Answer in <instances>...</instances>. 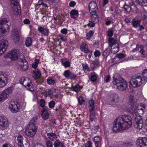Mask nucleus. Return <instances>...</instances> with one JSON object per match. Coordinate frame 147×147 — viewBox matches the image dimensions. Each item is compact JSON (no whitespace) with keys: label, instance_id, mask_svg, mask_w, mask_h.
Wrapping results in <instances>:
<instances>
[{"label":"nucleus","instance_id":"28","mask_svg":"<svg viewBox=\"0 0 147 147\" xmlns=\"http://www.w3.org/2000/svg\"><path fill=\"white\" fill-rule=\"evenodd\" d=\"M101 139L99 136H95L94 138V141L96 147H98V145L101 142Z\"/></svg>","mask_w":147,"mask_h":147},{"label":"nucleus","instance_id":"5","mask_svg":"<svg viewBox=\"0 0 147 147\" xmlns=\"http://www.w3.org/2000/svg\"><path fill=\"white\" fill-rule=\"evenodd\" d=\"M21 84L24 85L27 89L30 91L33 90L32 83L30 79L28 78H22L20 80Z\"/></svg>","mask_w":147,"mask_h":147},{"label":"nucleus","instance_id":"33","mask_svg":"<svg viewBox=\"0 0 147 147\" xmlns=\"http://www.w3.org/2000/svg\"><path fill=\"white\" fill-rule=\"evenodd\" d=\"M34 77L35 79L40 78L41 76L40 72L39 70L37 69L34 71Z\"/></svg>","mask_w":147,"mask_h":147},{"label":"nucleus","instance_id":"14","mask_svg":"<svg viewBox=\"0 0 147 147\" xmlns=\"http://www.w3.org/2000/svg\"><path fill=\"white\" fill-rule=\"evenodd\" d=\"M8 45V42L6 40H0V56L5 51Z\"/></svg>","mask_w":147,"mask_h":147},{"label":"nucleus","instance_id":"9","mask_svg":"<svg viewBox=\"0 0 147 147\" xmlns=\"http://www.w3.org/2000/svg\"><path fill=\"white\" fill-rule=\"evenodd\" d=\"M19 61L17 63L18 68L23 71L27 70L28 68V63L26 60L20 59Z\"/></svg>","mask_w":147,"mask_h":147},{"label":"nucleus","instance_id":"38","mask_svg":"<svg viewBox=\"0 0 147 147\" xmlns=\"http://www.w3.org/2000/svg\"><path fill=\"white\" fill-rule=\"evenodd\" d=\"M142 76L143 80L147 81V69H145L142 73Z\"/></svg>","mask_w":147,"mask_h":147},{"label":"nucleus","instance_id":"24","mask_svg":"<svg viewBox=\"0 0 147 147\" xmlns=\"http://www.w3.org/2000/svg\"><path fill=\"white\" fill-rule=\"evenodd\" d=\"M119 44L115 46L111 45V53L113 54H115L117 53L119 51Z\"/></svg>","mask_w":147,"mask_h":147},{"label":"nucleus","instance_id":"18","mask_svg":"<svg viewBox=\"0 0 147 147\" xmlns=\"http://www.w3.org/2000/svg\"><path fill=\"white\" fill-rule=\"evenodd\" d=\"M38 30L44 36H47L49 33V29L47 28L41 26L38 27Z\"/></svg>","mask_w":147,"mask_h":147},{"label":"nucleus","instance_id":"16","mask_svg":"<svg viewBox=\"0 0 147 147\" xmlns=\"http://www.w3.org/2000/svg\"><path fill=\"white\" fill-rule=\"evenodd\" d=\"M136 144L140 147H147V139L146 138H139L137 140Z\"/></svg>","mask_w":147,"mask_h":147},{"label":"nucleus","instance_id":"40","mask_svg":"<svg viewBox=\"0 0 147 147\" xmlns=\"http://www.w3.org/2000/svg\"><path fill=\"white\" fill-rule=\"evenodd\" d=\"M124 8L125 10L128 12H130L131 9V7L129 5L125 3L124 6Z\"/></svg>","mask_w":147,"mask_h":147},{"label":"nucleus","instance_id":"3","mask_svg":"<svg viewBox=\"0 0 147 147\" xmlns=\"http://www.w3.org/2000/svg\"><path fill=\"white\" fill-rule=\"evenodd\" d=\"M113 78V83L116 86L117 89L121 91L124 90L126 89L127 87L126 81L121 78L119 74H115Z\"/></svg>","mask_w":147,"mask_h":147},{"label":"nucleus","instance_id":"1","mask_svg":"<svg viewBox=\"0 0 147 147\" xmlns=\"http://www.w3.org/2000/svg\"><path fill=\"white\" fill-rule=\"evenodd\" d=\"M131 116L127 115L119 116L116 119L115 122L114 123L113 130L117 132L127 129L131 127Z\"/></svg>","mask_w":147,"mask_h":147},{"label":"nucleus","instance_id":"4","mask_svg":"<svg viewBox=\"0 0 147 147\" xmlns=\"http://www.w3.org/2000/svg\"><path fill=\"white\" fill-rule=\"evenodd\" d=\"M142 77L136 75L132 76L130 81V84L134 87H138L140 86L142 84Z\"/></svg>","mask_w":147,"mask_h":147},{"label":"nucleus","instance_id":"49","mask_svg":"<svg viewBox=\"0 0 147 147\" xmlns=\"http://www.w3.org/2000/svg\"><path fill=\"white\" fill-rule=\"evenodd\" d=\"M46 144L47 147H53L52 142L48 140L46 141Z\"/></svg>","mask_w":147,"mask_h":147},{"label":"nucleus","instance_id":"41","mask_svg":"<svg viewBox=\"0 0 147 147\" xmlns=\"http://www.w3.org/2000/svg\"><path fill=\"white\" fill-rule=\"evenodd\" d=\"M32 42V39L31 37H29L26 39V45L27 47H30Z\"/></svg>","mask_w":147,"mask_h":147},{"label":"nucleus","instance_id":"31","mask_svg":"<svg viewBox=\"0 0 147 147\" xmlns=\"http://www.w3.org/2000/svg\"><path fill=\"white\" fill-rule=\"evenodd\" d=\"M109 43H110V45L111 46V45H112L113 46H115L117 45V44H119L117 43V40L113 38H109Z\"/></svg>","mask_w":147,"mask_h":147},{"label":"nucleus","instance_id":"42","mask_svg":"<svg viewBox=\"0 0 147 147\" xmlns=\"http://www.w3.org/2000/svg\"><path fill=\"white\" fill-rule=\"evenodd\" d=\"M53 95V92L51 89L47 90L45 92V95L46 96H51Z\"/></svg>","mask_w":147,"mask_h":147},{"label":"nucleus","instance_id":"15","mask_svg":"<svg viewBox=\"0 0 147 147\" xmlns=\"http://www.w3.org/2000/svg\"><path fill=\"white\" fill-rule=\"evenodd\" d=\"M19 51L17 49H14L9 52L7 54V57L12 60L17 59L18 57Z\"/></svg>","mask_w":147,"mask_h":147},{"label":"nucleus","instance_id":"10","mask_svg":"<svg viewBox=\"0 0 147 147\" xmlns=\"http://www.w3.org/2000/svg\"><path fill=\"white\" fill-rule=\"evenodd\" d=\"M20 109L19 105L16 101H11L9 106V109L10 111L13 113H16L19 111Z\"/></svg>","mask_w":147,"mask_h":147},{"label":"nucleus","instance_id":"37","mask_svg":"<svg viewBox=\"0 0 147 147\" xmlns=\"http://www.w3.org/2000/svg\"><path fill=\"white\" fill-rule=\"evenodd\" d=\"M134 103L135 100L134 96H130L129 101V105L131 106V107H134Z\"/></svg>","mask_w":147,"mask_h":147},{"label":"nucleus","instance_id":"34","mask_svg":"<svg viewBox=\"0 0 147 147\" xmlns=\"http://www.w3.org/2000/svg\"><path fill=\"white\" fill-rule=\"evenodd\" d=\"M89 112L90 113V119L91 121H92L96 119L94 113L95 111Z\"/></svg>","mask_w":147,"mask_h":147},{"label":"nucleus","instance_id":"48","mask_svg":"<svg viewBox=\"0 0 147 147\" xmlns=\"http://www.w3.org/2000/svg\"><path fill=\"white\" fill-rule=\"evenodd\" d=\"M79 87V85H77L75 86H72L71 89H72L73 90L75 91L76 92H78L80 90Z\"/></svg>","mask_w":147,"mask_h":147},{"label":"nucleus","instance_id":"36","mask_svg":"<svg viewBox=\"0 0 147 147\" xmlns=\"http://www.w3.org/2000/svg\"><path fill=\"white\" fill-rule=\"evenodd\" d=\"M23 140L24 139L23 136L20 135H19L17 138L18 144H23Z\"/></svg>","mask_w":147,"mask_h":147},{"label":"nucleus","instance_id":"30","mask_svg":"<svg viewBox=\"0 0 147 147\" xmlns=\"http://www.w3.org/2000/svg\"><path fill=\"white\" fill-rule=\"evenodd\" d=\"M110 99L112 102H117L119 100V96L117 94H113L111 95Z\"/></svg>","mask_w":147,"mask_h":147},{"label":"nucleus","instance_id":"8","mask_svg":"<svg viewBox=\"0 0 147 147\" xmlns=\"http://www.w3.org/2000/svg\"><path fill=\"white\" fill-rule=\"evenodd\" d=\"M7 74L3 72L0 71V88H4L8 83Z\"/></svg>","mask_w":147,"mask_h":147},{"label":"nucleus","instance_id":"25","mask_svg":"<svg viewBox=\"0 0 147 147\" xmlns=\"http://www.w3.org/2000/svg\"><path fill=\"white\" fill-rule=\"evenodd\" d=\"M61 63L65 67H69L70 66V63L66 58L62 59H61Z\"/></svg>","mask_w":147,"mask_h":147},{"label":"nucleus","instance_id":"32","mask_svg":"<svg viewBox=\"0 0 147 147\" xmlns=\"http://www.w3.org/2000/svg\"><path fill=\"white\" fill-rule=\"evenodd\" d=\"M47 80L48 83L51 85H53L55 83V79L53 77H49Z\"/></svg>","mask_w":147,"mask_h":147},{"label":"nucleus","instance_id":"57","mask_svg":"<svg viewBox=\"0 0 147 147\" xmlns=\"http://www.w3.org/2000/svg\"><path fill=\"white\" fill-rule=\"evenodd\" d=\"M123 144L127 147H131L132 146V144L128 142H125Z\"/></svg>","mask_w":147,"mask_h":147},{"label":"nucleus","instance_id":"21","mask_svg":"<svg viewBox=\"0 0 147 147\" xmlns=\"http://www.w3.org/2000/svg\"><path fill=\"white\" fill-rule=\"evenodd\" d=\"M47 136L49 140L52 141L55 140L57 138V135L55 133H47Z\"/></svg>","mask_w":147,"mask_h":147},{"label":"nucleus","instance_id":"45","mask_svg":"<svg viewBox=\"0 0 147 147\" xmlns=\"http://www.w3.org/2000/svg\"><path fill=\"white\" fill-rule=\"evenodd\" d=\"M6 30H7L6 28H4L3 29H1L0 30V37L3 36L5 32H6Z\"/></svg>","mask_w":147,"mask_h":147},{"label":"nucleus","instance_id":"56","mask_svg":"<svg viewBox=\"0 0 147 147\" xmlns=\"http://www.w3.org/2000/svg\"><path fill=\"white\" fill-rule=\"evenodd\" d=\"M85 147H92V143L90 141H88L86 143Z\"/></svg>","mask_w":147,"mask_h":147},{"label":"nucleus","instance_id":"6","mask_svg":"<svg viewBox=\"0 0 147 147\" xmlns=\"http://www.w3.org/2000/svg\"><path fill=\"white\" fill-rule=\"evenodd\" d=\"M13 90V88L12 87H9L4 90L0 94V101L3 102L7 98L9 95L11 94Z\"/></svg>","mask_w":147,"mask_h":147},{"label":"nucleus","instance_id":"63","mask_svg":"<svg viewBox=\"0 0 147 147\" xmlns=\"http://www.w3.org/2000/svg\"><path fill=\"white\" fill-rule=\"evenodd\" d=\"M67 30L66 29L64 28L61 30V32L62 34H65L67 33Z\"/></svg>","mask_w":147,"mask_h":147},{"label":"nucleus","instance_id":"13","mask_svg":"<svg viewBox=\"0 0 147 147\" xmlns=\"http://www.w3.org/2000/svg\"><path fill=\"white\" fill-rule=\"evenodd\" d=\"M135 121L134 127L139 129H141L143 126V122L141 117L139 115H137L136 117Z\"/></svg>","mask_w":147,"mask_h":147},{"label":"nucleus","instance_id":"52","mask_svg":"<svg viewBox=\"0 0 147 147\" xmlns=\"http://www.w3.org/2000/svg\"><path fill=\"white\" fill-rule=\"evenodd\" d=\"M45 105V101L43 99H41L40 102V105L42 107H43Z\"/></svg>","mask_w":147,"mask_h":147},{"label":"nucleus","instance_id":"55","mask_svg":"<svg viewBox=\"0 0 147 147\" xmlns=\"http://www.w3.org/2000/svg\"><path fill=\"white\" fill-rule=\"evenodd\" d=\"M76 75H74L71 73L68 78L74 80L76 78Z\"/></svg>","mask_w":147,"mask_h":147},{"label":"nucleus","instance_id":"44","mask_svg":"<svg viewBox=\"0 0 147 147\" xmlns=\"http://www.w3.org/2000/svg\"><path fill=\"white\" fill-rule=\"evenodd\" d=\"M39 60L38 59H36L34 62L32 64V67L34 69H36L38 66V64L39 63Z\"/></svg>","mask_w":147,"mask_h":147},{"label":"nucleus","instance_id":"11","mask_svg":"<svg viewBox=\"0 0 147 147\" xmlns=\"http://www.w3.org/2000/svg\"><path fill=\"white\" fill-rule=\"evenodd\" d=\"M11 25V23L8 18H3L0 20V30L6 28L8 30Z\"/></svg>","mask_w":147,"mask_h":147},{"label":"nucleus","instance_id":"35","mask_svg":"<svg viewBox=\"0 0 147 147\" xmlns=\"http://www.w3.org/2000/svg\"><path fill=\"white\" fill-rule=\"evenodd\" d=\"M140 22L139 21L133 20L132 21V24L133 27L137 28L140 26Z\"/></svg>","mask_w":147,"mask_h":147},{"label":"nucleus","instance_id":"51","mask_svg":"<svg viewBox=\"0 0 147 147\" xmlns=\"http://www.w3.org/2000/svg\"><path fill=\"white\" fill-rule=\"evenodd\" d=\"M110 76L109 75H107L104 78V81L105 82H107L109 81Z\"/></svg>","mask_w":147,"mask_h":147},{"label":"nucleus","instance_id":"60","mask_svg":"<svg viewBox=\"0 0 147 147\" xmlns=\"http://www.w3.org/2000/svg\"><path fill=\"white\" fill-rule=\"evenodd\" d=\"M59 38L62 41H65L66 40L65 37L62 35H60L59 36Z\"/></svg>","mask_w":147,"mask_h":147},{"label":"nucleus","instance_id":"62","mask_svg":"<svg viewBox=\"0 0 147 147\" xmlns=\"http://www.w3.org/2000/svg\"><path fill=\"white\" fill-rule=\"evenodd\" d=\"M109 52L107 49H106L104 52L103 55L105 57H106L109 55Z\"/></svg>","mask_w":147,"mask_h":147},{"label":"nucleus","instance_id":"19","mask_svg":"<svg viewBox=\"0 0 147 147\" xmlns=\"http://www.w3.org/2000/svg\"><path fill=\"white\" fill-rule=\"evenodd\" d=\"M88 8L90 13H91V12H96L97 7L96 3L94 1H91L89 4Z\"/></svg>","mask_w":147,"mask_h":147},{"label":"nucleus","instance_id":"47","mask_svg":"<svg viewBox=\"0 0 147 147\" xmlns=\"http://www.w3.org/2000/svg\"><path fill=\"white\" fill-rule=\"evenodd\" d=\"M78 103L80 105L82 104L84 100L81 96H79L78 98Z\"/></svg>","mask_w":147,"mask_h":147},{"label":"nucleus","instance_id":"46","mask_svg":"<svg viewBox=\"0 0 147 147\" xmlns=\"http://www.w3.org/2000/svg\"><path fill=\"white\" fill-rule=\"evenodd\" d=\"M55 105V102L53 100H52L49 103V107L51 109H53L54 108Z\"/></svg>","mask_w":147,"mask_h":147},{"label":"nucleus","instance_id":"12","mask_svg":"<svg viewBox=\"0 0 147 147\" xmlns=\"http://www.w3.org/2000/svg\"><path fill=\"white\" fill-rule=\"evenodd\" d=\"M9 126V122L7 119L3 116H0V129H5Z\"/></svg>","mask_w":147,"mask_h":147},{"label":"nucleus","instance_id":"43","mask_svg":"<svg viewBox=\"0 0 147 147\" xmlns=\"http://www.w3.org/2000/svg\"><path fill=\"white\" fill-rule=\"evenodd\" d=\"M139 4L143 6H147V0H138Z\"/></svg>","mask_w":147,"mask_h":147},{"label":"nucleus","instance_id":"7","mask_svg":"<svg viewBox=\"0 0 147 147\" xmlns=\"http://www.w3.org/2000/svg\"><path fill=\"white\" fill-rule=\"evenodd\" d=\"M11 7L13 12L16 15H19L21 13V8L17 0H10Z\"/></svg>","mask_w":147,"mask_h":147},{"label":"nucleus","instance_id":"29","mask_svg":"<svg viewBox=\"0 0 147 147\" xmlns=\"http://www.w3.org/2000/svg\"><path fill=\"white\" fill-rule=\"evenodd\" d=\"M54 147H65L63 144L59 140H55L54 143Z\"/></svg>","mask_w":147,"mask_h":147},{"label":"nucleus","instance_id":"39","mask_svg":"<svg viewBox=\"0 0 147 147\" xmlns=\"http://www.w3.org/2000/svg\"><path fill=\"white\" fill-rule=\"evenodd\" d=\"M94 72H92L90 73L89 74V77H90V80L92 82H95L96 80V77L94 74H92V73H94Z\"/></svg>","mask_w":147,"mask_h":147},{"label":"nucleus","instance_id":"61","mask_svg":"<svg viewBox=\"0 0 147 147\" xmlns=\"http://www.w3.org/2000/svg\"><path fill=\"white\" fill-rule=\"evenodd\" d=\"M94 55L95 57H98L100 55V53L99 51L96 50L94 52Z\"/></svg>","mask_w":147,"mask_h":147},{"label":"nucleus","instance_id":"50","mask_svg":"<svg viewBox=\"0 0 147 147\" xmlns=\"http://www.w3.org/2000/svg\"><path fill=\"white\" fill-rule=\"evenodd\" d=\"M70 73L71 72L69 70L65 71L63 74V75L66 78H68Z\"/></svg>","mask_w":147,"mask_h":147},{"label":"nucleus","instance_id":"22","mask_svg":"<svg viewBox=\"0 0 147 147\" xmlns=\"http://www.w3.org/2000/svg\"><path fill=\"white\" fill-rule=\"evenodd\" d=\"M88 108L89 111H95L94 102L93 100H90L88 102Z\"/></svg>","mask_w":147,"mask_h":147},{"label":"nucleus","instance_id":"20","mask_svg":"<svg viewBox=\"0 0 147 147\" xmlns=\"http://www.w3.org/2000/svg\"><path fill=\"white\" fill-rule=\"evenodd\" d=\"M42 118L44 120L48 119L49 114L46 108H44L40 112Z\"/></svg>","mask_w":147,"mask_h":147},{"label":"nucleus","instance_id":"59","mask_svg":"<svg viewBox=\"0 0 147 147\" xmlns=\"http://www.w3.org/2000/svg\"><path fill=\"white\" fill-rule=\"evenodd\" d=\"M76 3L75 1H71L69 3V6L70 7H73L76 5Z\"/></svg>","mask_w":147,"mask_h":147},{"label":"nucleus","instance_id":"26","mask_svg":"<svg viewBox=\"0 0 147 147\" xmlns=\"http://www.w3.org/2000/svg\"><path fill=\"white\" fill-rule=\"evenodd\" d=\"M88 46L86 43L84 42L81 43L80 49L82 51L86 53H88Z\"/></svg>","mask_w":147,"mask_h":147},{"label":"nucleus","instance_id":"58","mask_svg":"<svg viewBox=\"0 0 147 147\" xmlns=\"http://www.w3.org/2000/svg\"><path fill=\"white\" fill-rule=\"evenodd\" d=\"M140 53L142 55V57H144V55H145V50L143 49H141L140 51Z\"/></svg>","mask_w":147,"mask_h":147},{"label":"nucleus","instance_id":"54","mask_svg":"<svg viewBox=\"0 0 147 147\" xmlns=\"http://www.w3.org/2000/svg\"><path fill=\"white\" fill-rule=\"evenodd\" d=\"M83 67L86 73V71H89L90 69L88 67V66L87 65H85L84 66V65H83Z\"/></svg>","mask_w":147,"mask_h":147},{"label":"nucleus","instance_id":"17","mask_svg":"<svg viewBox=\"0 0 147 147\" xmlns=\"http://www.w3.org/2000/svg\"><path fill=\"white\" fill-rule=\"evenodd\" d=\"M11 36L15 43L18 42L20 39L19 32L17 28H14L11 32Z\"/></svg>","mask_w":147,"mask_h":147},{"label":"nucleus","instance_id":"64","mask_svg":"<svg viewBox=\"0 0 147 147\" xmlns=\"http://www.w3.org/2000/svg\"><path fill=\"white\" fill-rule=\"evenodd\" d=\"M113 32L112 30H110L107 32L108 35L109 36H111L113 35Z\"/></svg>","mask_w":147,"mask_h":147},{"label":"nucleus","instance_id":"27","mask_svg":"<svg viewBox=\"0 0 147 147\" xmlns=\"http://www.w3.org/2000/svg\"><path fill=\"white\" fill-rule=\"evenodd\" d=\"M71 17L72 18H76L78 17V11L76 10H71L70 13Z\"/></svg>","mask_w":147,"mask_h":147},{"label":"nucleus","instance_id":"53","mask_svg":"<svg viewBox=\"0 0 147 147\" xmlns=\"http://www.w3.org/2000/svg\"><path fill=\"white\" fill-rule=\"evenodd\" d=\"M95 23L91 21H89V23L87 24V26L90 27H93L95 26Z\"/></svg>","mask_w":147,"mask_h":147},{"label":"nucleus","instance_id":"23","mask_svg":"<svg viewBox=\"0 0 147 147\" xmlns=\"http://www.w3.org/2000/svg\"><path fill=\"white\" fill-rule=\"evenodd\" d=\"M96 12H91L90 14L92 15L91 16L92 21L96 23L98 21V16L96 14Z\"/></svg>","mask_w":147,"mask_h":147},{"label":"nucleus","instance_id":"2","mask_svg":"<svg viewBox=\"0 0 147 147\" xmlns=\"http://www.w3.org/2000/svg\"><path fill=\"white\" fill-rule=\"evenodd\" d=\"M38 126L37 118L35 117L32 118L26 128L25 134L29 137H33L36 132Z\"/></svg>","mask_w":147,"mask_h":147}]
</instances>
